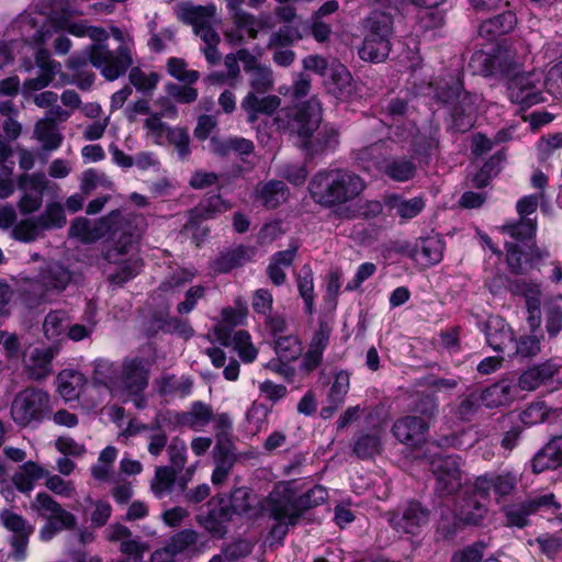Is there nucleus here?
I'll return each instance as SVG.
<instances>
[{"label": "nucleus", "instance_id": "10", "mask_svg": "<svg viewBox=\"0 0 562 562\" xmlns=\"http://www.w3.org/2000/svg\"><path fill=\"white\" fill-rule=\"evenodd\" d=\"M37 510L46 518V524L41 529V539L50 540L55 535L76 526L75 515L64 509L57 502L45 493H37Z\"/></svg>", "mask_w": 562, "mask_h": 562}, {"label": "nucleus", "instance_id": "12", "mask_svg": "<svg viewBox=\"0 0 562 562\" xmlns=\"http://www.w3.org/2000/svg\"><path fill=\"white\" fill-rule=\"evenodd\" d=\"M474 494L484 501H490L493 492L496 502L512 495L517 487L518 476L510 471L486 472L474 479Z\"/></svg>", "mask_w": 562, "mask_h": 562}, {"label": "nucleus", "instance_id": "19", "mask_svg": "<svg viewBox=\"0 0 562 562\" xmlns=\"http://www.w3.org/2000/svg\"><path fill=\"white\" fill-rule=\"evenodd\" d=\"M0 344L3 345L5 357L9 360L21 359L30 376H33L35 369V347L24 336L19 337L15 334L0 330Z\"/></svg>", "mask_w": 562, "mask_h": 562}, {"label": "nucleus", "instance_id": "46", "mask_svg": "<svg viewBox=\"0 0 562 562\" xmlns=\"http://www.w3.org/2000/svg\"><path fill=\"white\" fill-rule=\"evenodd\" d=\"M56 119L46 117L37 122V142L46 151L56 150L63 142V135L55 124Z\"/></svg>", "mask_w": 562, "mask_h": 562}, {"label": "nucleus", "instance_id": "1", "mask_svg": "<svg viewBox=\"0 0 562 562\" xmlns=\"http://www.w3.org/2000/svg\"><path fill=\"white\" fill-rule=\"evenodd\" d=\"M322 104L312 97L306 102L282 109L274 117L278 130L296 136L299 146L310 156L334 150L339 144V133L322 122Z\"/></svg>", "mask_w": 562, "mask_h": 562}, {"label": "nucleus", "instance_id": "59", "mask_svg": "<svg viewBox=\"0 0 562 562\" xmlns=\"http://www.w3.org/2000/svg\"><path fill=\"white\" fill-rule=\"evenodd\" d=\"M232 344L244 362L250 363L257 358L258 350L252 345L251 337L248 331H235L232 338Z\"/></svg>", "mask_w": 562, "mask_h": 562}, {"label": "nucleus", "instance_id": "62", "mask_svg": "<svg viewBox=\"0 0 562 562\" xmlns=\"http://www.w3.org/2000/svg\"><path fill=\"white\" fill-rule=\"evenodd\" d=\"M486 549L484 541H475L456 550L449 562H482Z\"/></svg>", "mask_w": 562, "mask_h": 562}, {"label": "nucleus", "instance_id": "40", "mask_svg": "<svg viewBox=\"0 0 562 562\" xmlns=\"http://www.w3.org/2000/svg\"><path fill=\"white\" fill-rule=\"evenodd\" d=\"M350 387V374L347 371H339L335 374L334 382L328 392L330 406L322 409V416H330L344 402Z\"/></svg>", "mask_w": 562, "mask_h": 562}, {"label": "nucleus", "instance_id": "39", "mask_svg": "<svg viewBox=\"0 0 562 562\" xmlns=\"http://www.w3.org/2000/svg\"><path fill=\"white\" fill-rule=\"evenodd\" d=\"M289 188L281 180H270L259 184L257 198L268 209H276L289 198Z\"/></svg>", "mask_w": 562, "mask_h": 562}, {"label": "nucleus", "instance_id": "45", "mask_svg": "<svg viewBox=\"0 0 562 562\" xmlns=\"http://www.w3.org/2000/svg\"><path fill=\"white\" fill-rule=\"evenodd\" d=\"M214 462L211 481L214 485H222L234 467L235 454L229 449L217 446L214 449Z\"/></svg>", "mask_w": 562, "mask_h": 562}, {"label": "nucleus", "instance_id": "21", "mask_svg": "<svg viewBox=\"0 0 562 562\" xmlns=\"http://www.w3.org/2000/svg\"><path fill=\"white\" fill-rule=\"evenodd\" d=\"M443 251L445 241L440 236L435 235L417 239L407 255L420 267L429 268L442 260Z\"/></svg>", "mask_w": 562, "mask_h": 562}, {"label": "nucleus", "instance_id": "60", "mask_svg": "<svg viewBox=\"0 0 562 562\" xmlns=\"http://www.w3.org/2000/svg\"><path fill=\"white\" fill-rule=\"evenodd\" d=\"M297 290L304 300L305 311L311 314L314 303V279L308 266H304L301 269V273L297 277Z\"/></svg>", "mask_w": 562, "mask_h": 562}, {"label": "nucleus", "instance_id": "61", "mask_svg": "<svg viewBox=\"0 0 562 562\" xmlns=\"http://www.w3.org/2000/svg\"><path fill=\"white\" fill-rule=\"evenodd\" d=\"M302 37L303 35L301 34L299 27L293 25H284L270 35L267 47H290L293 43L301 40Z\"/></svg>", "mask_w": 562, "mask_h": 562}, {"label": "nucleus", "instance_id": "57", "mask_svg": "<svg viewBox=\"0 0 562 562\" xmlns=\"http://www.w3.org/2000/svg\"><path fill=\"white\" fill-rule=\"evenodd\" d=\"M383 159L384 158L381 156L380 146L378 144H372L358 150L356 156L359 167L367 172L375 170L381 172Z\"/></svg>", "mask_w": 562, "mask_h": 562}, {"label": "nucleus", "instance_id": "6", "mask_svg": "<svg viewBox=\"0 0 562 562\" xmlns=\"http://www.w3.org/2000/svg\"><path fill=\"white\" fill-rule=\"evenodd\" d=\"M546 89L544 76L542 71H519L507 81V94L513 103L522 108H530L544 102L543 95Z\"/></svg>", "mask_w": 562, "mask_h": 562}, {"label": "nucleus", "instance_id": "36", "mask_svg": "<svg viewBox=\"0 0 562 562\" xmlns=\"http://www.w3.org/2000/svg\"><path fill=\"white\" fill-rule=\"evenodd\" d=\"M493 67L494 76L499 75L509 80L521 71L522 65L514 50L498 46L493 48Z\"/></svg>", "mask_w": 562, "mask_h": 562}, {"label": "nucleus", "instance_id": "18", "mask_svg": "<svg viewBox=\"0 0 562 562\" xmlns=\"http://www.w3.org/2000/svg\"><path fill=\"white\" fill-rule=\"evenodd\" d=\"M15 27L22 34L21 43L15 41L12 44V48L3 41H0V68L9 64L12 59V49L16 48L21 45L22 50H25L26 54H31V56L35 55V20L32 16V13L24 12L19 15L15 21Z\"/></svg>", "mask_w": 562, "mask_h": 562}, {"label": "nucleus", "instance_id": "64", "mask_svg": "<svg viewBox=\"0 0 562 562\" xmlns=\"http://www.w3.org/2000/svg\"><path fill=\"white\" fill-rule=\"evenodd\" d=\"M159 329L166 334L178 335L184 339H189L194 335V330L189 321L177 316L161 319Z\"/></svg>", "mask_w": 562, "mask_h": 562}, {"label": "nucleus", "instance_id": "17", "mask_svg": "<svg viewBox=\"0 0 562 562\" xmlns=\"http://www.w3.org/2000/svg\"><path fill=\"white\" fill-rule=\"evenodd\" d=\"M0 525L13 532L11 538V546L13 548L12 558L16 562L24 560L32 528L26 525L22 516L10 509L0 512Z\"/></svg>", "mask_w": 562, "mask_h": 562}, {"label": "nucleus", "instance_id": "9", "mask_svg": "<svg viewBox=\"0 0 562 562\" xmlns=\"http://www.w3.org/2000/svg\"><path fill=\"white\" fill-rule=\"evenodd\" d=\"M430 510L419 502L409 501L404 506L389 513L387 521L398 533L417 536L429 524Z\"/></svg>", "mask_w": 562, "mask_h": 562}, {"label": "nucleus", "instance_id": "51", "mask_svg": "<svg viewBox=\"0 0 562 562\" xmlns=\"http://www.w3.org/2000/svg\"><path fill=\"white\" fill-rule=\"evenodd\" d=\"M382 451L381 438L378 434H362L353 443V453L362 460L372 459Z\"/></svg>", "mask_w": 562, "mask_h": 562}, {"label": "nucleus", "instance_id": "3", "mask_svg": "<svg viewBox=\"0 0 562 562\" xmlns=\"http://www.w3.org/2000/svg\"><path fill=\"white\" fill-rule=\"evenodd\" d=\"M18 190L21 193L18 207L23 218L13 226L16 212L12 205L7 204L0 207V228H12L13 239L30 243L35 238V176L26 172L21 175L18 179Z\"/></svg>", "mask_w": 562, "mask_h": 562}, {"label": "nucleus", "instance_id": "14", "mask_svg": "<svg viewBox=\"0 0 562 562\" xmlns=\"http://www.w3.org/2000/svg\"><path fill=\"white\" fill-rule=\"evenodd\" d=\"M234 517L226 496L217 495L209 502V510L196 516V521L213 538L223 539Z\"/></svg>", "mask_w": 562, "mask_h": 562}, {"label": "nucleus", "instance_id": "15", "mask_svg": "<svg viewBox=\"0 0 562 562\" xmlns=\"http://www.w3.org/2000/svg\"><path fill=\"white\" fill-rule=\"evenodd\" d=\"M215 5H186L181 9V19L193 26L194 33L203 41L204 46L220 44V34L213 29L212 20Z\"/></svg>", "mask_w": 562, "mask_h": 562}, {"label": "nucleus", "instance_id": "37", "mask_svg": "<svg viewBox=\"0 0 562 562\" xmlns=\"http://www.w3.org/2000/svg\"><path fill=\"white\" fill-rule=\"evenodd\" d=\"M68 236L83 244L94 243L104 236L103 223H92L86 217H77L68 228Z\"/></svg>", "mask_w": 562, "mask_h": 562}, {"label": "nucleus", "instance_id": "8", "mask_svg": "<svg viewBox=\"0 0 562 562\" xmlns=\"http://www.w3.org/2000/svg\"><path fill=\"white\" fill-rule=\"evenodd\" d=\"M263 512L276 521H285L288 525H296L303 513L299 506L296 494L285 485L276 486L269 495L262 499Z\"/></svg>", "mask_w": 562, "mask_h": 562}, {"label": "nucleus", "instance_id": "20", "mask_svg": "<svg viewBox=\"0 0 562 562\" xmlns=\"http://www.w3.org/2000/svg\"><path fill=\"white\" fill-rule=\"evenodd\" d=\"M226 498L234 516L255 520L263 514L262 499L246 486L234 488Z\"/></svg>", "mask_w": 562, "mask_h": 562}, {"label": "nucleus", "instance_id": "28", "mask_svg": "<svg viewBox=\"0 0 562 562\" xmlns=\"http://www.w3.org/2000/svg\"><path fill=\"white\" fill-rule=\"evenodd\" d=\"M256 255L254 247L238 245L223 251L213 262L214 271L218 273H227L235 268L241 267L251 261Z\"/></svg>", "mask_w": 562, "mask_h": 562}, {"label": "nucleus", "instance_id": "56", "mask_svg": "<svg viewBox=\"0 0 562 562\" xmlns=\"http://www.w3.org/2000/svg\"><path fill=\"white\" fill-rule=\"evenodd\" d=\"M66 224V215L59 203H50L45 211L37 216V229L60 228Z\"/></svg>", "mask_w": 562, "mask_h": 562}, {"label": "nucleus", "instance_id": "41", "mask_svg": "<svg viewBox=\"0 0 562 562\" xmlns=\"http://www.w3.org/2000/svg\"><path fill=\"white\" fill-rule=\"evenodd\" d=\"M60 69V64L41 47V37L37 34V90L48 86Z\"/></svg>", "mask_w": 562, "mask_h": 562}, {"label": "nucleus", "instance_id": "29", "mask_svg": "<svg viewBox=\"0 0 562 562\" xmlns=\"http://www.w3.org/2000/svg\"><path fill=\"white\" fill-rule=\"evenodd\" d=\"M487 344L497 352L510 357L514 349V333L503 319L490 321L486 330Z\"/></svg>", "mask_w": 562, "mask_h": 562}, {"label": "nucleus", "instance_id": "55", "mask_svg": "<svg viewBox=\"0 0 562 562\" xmlns=\"http://www.w3.org/2000/svg\"><path fill=\"white\" fill-rule=\"evenodd\" d=\"M274 350L281 360L295 361L302 353V346L296 336L286 335L274 340Z\"/></svg>", "mask_w": 562, "mask_h": 562}, {"label": "nucleus", "instance_id": "52", "mask_svg": "<svg viewBox=\"0 0 562 562\" xmlns=\"http://www.w3.org/2000/svg\"><path fill=\"white\" fill-rule=\"evenodd\" d=\"M502 231L519 241L532 240L537 232V221L536 218H519L516 222H507L502 226Z\"/></svg>", "mask_w": 562, "mask_h": 562}, {"label": "nucleus", "instance_id": "4", "mask_svg": "<svg viewBox=\"0 0 562 562\" xmlns=\"http://www.w3.org/2000/svg\"><path fill=\"white\" fill-rule=\"evenodd\" d=\"M436 98L446 104H451L449 130L456 133L470 131L475 121V111L480 95L464 90L460 77H450L437 89Z\"/></svg>", "mask_w": 562, "mask_h": 562}, {"label": "nucleus", "instance_id": "53", "mask_svg": "<svg viewBox=\"0 0 562 562\" xmlns=\"http://www.w3.org/2000/svg\"><path fill=\"white\" fill-rule=\"evenodd\" d=\"M128 80L132 86L144 94H151L160 80V76L155 71L146 72L139 67H132L128 69Z\"/></svg>", "mask_w": 562, "mask_h": 562}, {"label": "nucleus", "instance_id": "2", "mask_svg": "<svg viewBox=\"0 0 562 562\" xmlns=\"http://www.w3.org/2000/svg\"><path fill=\"white\" fill-rule=\"evenodd\" d=\"M366 187V181L349 169L324 168L312 176L307 189L314 203L331 209L355 200Z\"/></svg>", "mask_w": 562, "mask_h": 562}, {"label": "nucleus", "instance_id": "43", "mask_svg": "<svg viewBox=\"0 0 562 562\" xmlns=\"http://www.w3.org/2000/svg\"><path fill=\"white\" fill-rule=\"evenodd\" d=\"M93 367V383L105 386L111 392H116L120 367L105 359L95 360Z\"/></svg>", "mask_w": 562, "mask_h": 562}, {"label": "nucleus", "instance_id": "58", "mask_svg": "<svg viewBox=\"0 0 562 562\" xmlns=\"http://www.w3.org/2000/svg\"><path fill=\"white\" fill-rule=\"evenodd\" d=\"M506 250V261L510 272L524 274L527 266H529L527 250H524L520 245L515 243H507Z\"/></svg>", "mask_w": 562, "mask_h": 562}, {"label": "nucleus", "instance_id": "25", "mask_svg": "<svg viewBox=\"0 0 562 562\" xmlns=\"http://www.w3.org/2000/svg\"><path fill=\"white\" fill-rule=\"evenodd\" d=\"M330 330L327 326L321 325L314 333L307 351L303 355L300 369L310 373L314 371L323 361V353L329 344Z\"/></svg>", "mask_w": 562, "mask_h": 562}, {"label": "nucleus", "instance_id": "27", "mask_svg": "<svg viewBox=\"0 0 562 562\" xmlns=\"http://www.w3.org/2000/svg\"><path fill=\"white\" fill-rule=\"evenodd\" d=\"M381 172L396 182L412 180L417 172V165L413 156H393L383 159Z\"/></svg>", "mask_w": 562, "mask_h": 562}, {"label": "nucleus", "instance_id": "11", "mask_svg": "<svg viewBox=\"0 0 562 562\" xmlns=\"http://www.w3.org/2000/svg\"><path fill=\"white\" fill-rule=\"evenodd\" d=\"M66 313L63 311L50 312L43 323V331L52 344L41 352H37V380L50 373V361L59 351V337L65 334Z\"/></svg>", "mask_w": 562, "mask_h": 562}, {"label": "nucleus", "instance_id": "47", "mask_svg": "<svg viewBox=\"0 0 562 562\" xmlns=\"http://www.w3.org/2000/svg\"><path fill=\"white\" fill-rule=\"evenodd\" d=\"M364 33L383 36L391 42L393 36V16L383 11H373L366 20Z\"/></svg>", "mask_w": 562, "mask_h": 562}, {"label": "nucleus", "instance_id": "32", "mask_svg": "<svg viewBox=\"0 0 562 562\" xmlns=\"http://www.w3.org/2000/svg\"><path fill=\"white\" fill-rule=\"evenodd\" d=\"M70 280L71 273L67 268L58 262H50L45 268H42L37 285L59 293L66 289Z\"/></svg>", "mask_w": 562, "mask_h": 562}, {"label": "nucleus", "instance_id": "44", "mask_svg": "<svg viewBox=\"0 0 562 562\" xmlns=\"http://www.w3.org/2000/svg\"><path fill=\"white\" fill-rule=\"evenodd\" d=\"M213 419V408L201 401H195L184 412L186 428L194 431L203 430Z\"/></svg>", "mask_w": 562, "mask_h": 562}, {"label": "nucleus", "instance_id": "35", "mask_svg": "<svg viewBox=\"0 0 562 562\" xmlns=\"http://www.w3.org/2000/svg\"><path fill=\"white\" fill-rule=\"evenodd\" d=\"M13 420L26 426L35 418V390L27 387L21 391L14 398L11 406Z\"/></svg>", "mask_w": 562, "mask_h": 562}, {"label": "nucleus", "instance_id": "7", "mask_svg": "<svg viewBox=\"0 0 562 562\" xmlns=\"http://www.w3.org/2000/svg\"><path fill=\"white\" fill-rule=\"evenodd\" d=\"M116 392L135 396L134 403L137 408H144L146 400L140 396L148 385V368L143 358H125L120 366V378L117 379Z\"/></svg>", "mask_w": 562, "mask_h": 562}, {"label": "nucleus", "instance_id": "54", "mask_svg": "<svg viewBox=\"0 0 562 562\" xmlns=\"http://www.w3.org/2000/svg\"><path fill=\"white\" fill-rule=\"evenodd\" d=\"M166 69L172 78L181 83L194 85L200 78V72L188 69L187 61L179 57H170L167 60Z\"/></svg>", "mask_w": 562, "mask_h": 562}, {"label": "nucleus", "instance_id": "33", "mask_svg": "<svg viewBox=\"0 0 562 562\" xmlns=\"http://www.w3.org/2000/svg\"><path fill=\"white\" fill-rule=\"evenodd\" d=\"M516 23L517 19L515 13L512 11H504L483 21L479 27V34L487 41H492L513 31Z\"/></svg>", "mask_w": 562, "mask_h": 562}, {"label": "nucleus", "instance_id": "49", "mask_svg": "<svg viewBox=\"0 0 562 562\" xmlns=\"http://www.w3.org/2000/svg\"><path fill=\"white\" fill-rule=\"evenodd\" d=\"M512 390L510 384L505 382L495 383L482 392L480 401L488 408L507 405L513 400Z\"/></svg>", "mask_w": 562, "mask_h": 562}, {"label": "nucleus", "instance_id": "63", "mask_svg": "<svg viewBox=\"0 0 562 562\" xmlns=\"http://www.w3.org/2000/svg\"><path fill=\"white\" fill-rule=\"evenodd\" d=\"M144 128L156 145H162L172 127L164 123L158 113H151L144 121Z\"/></svg>", "mask_w": 562, "mask_h": 562}, {"label": "nucleus", "instance_id": "30", "mask_svg": "<svg viewBox=\"0 0 562 562\" xmlns=\"http://www.w3.org/2000/svg\"><path fill=\"white\" fill-rule=\"evenodd\" d=\"M560 370V366L548 360L526 370L518 380L521 390L533 391L544 382L551 380Z\"/></svg>", "mask_w": 562, "mask_h": 562}, {"label": "nucleus", "instance_id": "50", "mask_svg": "<svg viewBox=\"0 0 562 562\" xmlns=\"http://www.w3.org/2000/svg\"><path fill=\"white\" fill-rule=\"evenodd\" d=\"M142 266L143 261L138 257H130L119 262L116 270L111 272L108 279L112 284L121 286L135 278L139 273Z\"/></svg>", "mask_w": 562, "mask_h": 562}, {"label": "nucleus", "instance_id": "23", "mask_svg": "<svg viewBox=\"0 0 562 562\" xmlns=\"http://www.w3.org/2000/svg\"><path fill=\"white\" fill-rule=\"evenodd\" d=\"M232 205L224 201L221 195H212L200 201V203L191 209L188 213V221L183 229L199 231V224L215 218L217 215L228 211Z\"/></svg>", "mask_w": 562, "mask_h": 562}, {"label": "nucleus", "instance_id": "26", "mask_svg": "<svg viewBox=\"0 0 562 562\" xmlns=\"http://www.w3.org/2000/svg\"><path fill=\"white\" fill-rule=\"evenodd\" d=\"M562 465V434L554 436L540 449L531 461L532 471L541 473L547 470H554Z\"/></svg>", "mask_w": 562, "mask_h": 562}, {"label": "nucleus", "instance_id": "13", "mask_svg": "<svg viewBox=\"0 0 562 562\" xmlns=\"http://www.w3.org/2000/svg\"><path fill=\"white\" fill-rule=\"evenodd\" d=\"M554 498V495L549 493L503 507L505 526L520 529L527 527L530 522V515L538 513L542 508L551 506L557 508L560 507V505L555 503Z\"/></svg>", "mask_w": 562, "mask_h": 562}, {"label": "nucleus", "instance_id": "22", "mask_svg": "<svg viewBox=\"0 0 562 562\" xmlns=\"http://www.w3.org/2000/svg\"><path fill=\"white\" fill-rule=\"evenodd\" d=\"M429 425L424 418L405 416L394 423L392 432L400 442L417 447L425 441Z\"/></svg>", "mask_w": 562, "mask_h": 562}, {"label": "nucleus", "instance_id": "5", "mask_svg": "<svg viewBox=\"0 0 562 562\" xmlns=\"http://www.w3.org/2000/svg\"><path fill=\"white\" fill-rule=\"evenodd\" d=\"M89 61L108 81H114L124 76L133 65L132 48L121 43L115 49H110L108 40L88 45Z\"/></svg>", "mask_w": 562, "mask_h": 562}, {"label": "nucleus", "instance_id": "34", "mask_svg": "<svg viewBox=\"0 0 562 562\" xmlns=\"http://www.w3.org/2000/svg\"><path fill=\"white\" fill-rule=\"evenodd\" d=\"M391 48L392 43L387 38L364 33V38L358 49V55L364 61L381 63L386 59Z\"/></svg>", "mask_w": 562, "mask_h": 562}, {"label": "nucleus", "instance_id": "16", "mask_svg": "<svg viewBox=\"0 0 562 562\" xmlns=\"http://www.w3.org/2000/svg\"><path fill=\"white\" fill-rule=\"evenodd\" d=\"M431 472L436 477V491L440 495H452L461 487L460 458L445 456L431 461Z\"/></svg>", "mask_w": 562, "mask_h": 562}, {"label": "nucleus", "instance_id": "48", "mask_svg": "<svg viewBox=\"0 0 562 562\" xmlns=\"http://www.w3.org/2000/svg\"><path fill=\"white\" fill-rule=\"evenodd\" d=\"M177 475L171 468L167 465L157 467L155 475L150 481V491L157 498H164L172 492L177 485Z\"/></svg>", "mask_w": 562, "mask_h": 562}, {"label": "nucleus", "instance_id": "31", "mask_svg": "<svg viewBox=\"0 0 562 562\" xmlns=\"http://www.w3.org/2000/svg\"><path fill=\"white\" fill-rule=\"evenodd\" d=\"M490 501H484L480 495L474 494V483L472 492L467 494L460 504L459 517L467 525H480L487 514V505Z\"/></svg>", "mask_w": 562, "mask_h": 562}, {"label": "nucleus", "instance_id": "38", "mask_svg": "<svg viewBox=\"0 0 562 562\" xmlns=\"http://www.w3.org/2000/svg\"><path fill=\"white\" fill-rule=\"evenodd\" d=\"M385 205L395 212L403 222H407L416 217L424 209L425 201L422 196H415L406 200L397 194H393L386 198Z\"/></svg>", "mask_w": 562, "mask_h": 562}, {"label": "nucleus", "instance_id": "42", "mask_svg": "<svg viewBox=\"0 0 562 562\" xmlns=\"http://www.w3.org/2000/svg\"><path fill=\"white\" fill-rule=\"evenodd\" d=\"M330 91L339 99L352 93V77L342 64L334 60L329 68Z\"/></svg>", "mask_w": 562, "mask_h": 562}, {"label": "nucleus", "instance_id": "24", "mask_svg": "<svg viewBox=\"0 0 562 562\" xmlns=\"http://www.w3.org/2000/svg\"><path fill=\"white\" fill-rule=\"evenodd\" d=\"M281 105L280 97L268 94L260 97L259 93L249 91L240 102V108L247 115V122L255 124L260 115L271 116Z\"/></svg>", "mask_w": 562, "mask_h": 562}]
</instances>
